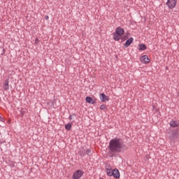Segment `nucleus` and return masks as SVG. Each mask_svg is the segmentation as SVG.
<instances>
[{
	"label": "nucleus",
	"instance_id": "5701e85b",
	"mask_svg": "<svg viewBox=\"0 0 179 179\" xmlns=\"http://www.w3.org/2000/svg\"><path fill=\"white\" fill-rule=\"evenodd\" d=\"M40 43V41L38 40V38H36L35 39V43H36V44H38Z\"/></svg>",
	"mask_w": 179,
	"mask_h": 179
},
{
	"label": "nucleus",
	"instance_id": "20e7f679",
	"mask_svg": "<svg viewBox=\"0 0 179 179\" xmlns=\"http://www.w3.org/2000/svg\"><path fill=\"white\" fill-rule=\"evenodd\" d=\"M166 5L169 9H174L177 5V0H167Z\"/></svg>",
	"mask_w": 179,
	"mask_h": 179
},
{
	"label": "nucleus",
	"instance_id": "9d476101",
	"mask_svg": "<svg viewBox=\"0 0 179 179\" xmlns=\"http://www.w3.org/2000/svg\"><path fill=\"white\" fill-rule=\"evenodd\" d=\"M169 125L171 127V128H177V127L179 125L178 120H171Z\"/></svg>",
	"mask_w": 179,
	"mask_h": 179
},
{
	"label": "nucleus",
	"instance_id": "f257e3e1",
	"mask_svg": "<svg viewBox=\"0 0 179 179\" xmlns=\"http://www.w3.org/2000/svg\"><path fill=\"white\" fill-rule=\"evenodd\" d=\"M108 148L111 157H115V153H124L127 150V145L120 138L111 139Z\"/></svg>",
	"mask_w": 179,
	"mask_h": 179
},
{
	"label": "nucleus",
	"instance_id": "cd10ccee",
	"mask_svg": "<svg viewBox=\"0 0 179 179\" xmlns=\"http://www.w3.org/2000/svg\"><path fill=\"white\" fill-rule=\"evenodd\" d=\"M0 100H1V97H0Z\"/></svg>",
	"mask_w": 179,
	"mask_h": 179
},
{
	"label": "nucleus",
	"instance_id": "393cba45",
	"mask_svg": "<svg viewBox=\"0 0 179 179\" xmlns=\"http://www.w3.org/2000/svg\"><path fill=\"white\" fill-rule=\"evenodd\" d=\"M45 20H48V19H50V17H48V15H45Z\"/></svg>",
	"mask_w": 179,
	"mask_h": 179
},
{
	"label": "nucleus",
	"instance_id": "f03ea898",
	"mask_svg": "<svg viewBox=\"0 0 179 179\" xmlns=\"http://www.w3.org/2000/svg\"><path fill=\"white\" fill-rule=\"evenodd\" d=\"M107 176H108V177H114V178H120V171H118L117 169L112 171L108 169Z\"/></svg>",
	"mask_w": 179,
	"mask_h": 179
},
{
	"label": "nucleus",
	"instance_id": "1a4fd4ad",
	"mask_svg": "<svg viewBox=\"0 0 179 179\" xmlns=\"http://www.w3.org/2000/svg\"><path fill=\"white\" fill-rule=\"evenodd\" d=\"M134 43V38L131 37L129 39H127L124 45V48H128Z\"/></svg>",
	"mask_w": 179,
	"mask_h": 179
},
{
	"label": "nucleus",
	"instance_id": "4be33fe9",
	"mask_svg": "<svg viewBox=\"0 0 179 179\" xmlns=\"http://www.w3.org/2000/svg\"><path fill=\"white\" fill-rule=\"evenodd\" d=\"M90 104H96V101H94V99H92Z\"/></svg>",
	"mask_w": 179,
	"mask_h": 179
},
{
	"label": "nucleus",
	"instance_id": "7ed1b4c3",
	"mask_svg": "<svg viewBox=\"0 0 179 179\" xmlns=\"http://www.w3.org/2000/svg\"><path fill=\"white\" fill-rule=\"evenodd\" d=\"M83 174H85V172L80 169H78L73 172L72 179H80L82 177H83Z\"/></svg>",
	"mask_w": 179,
	"mask_h": 179
},
{
	"label": "nucleus",
	"instance_id": "a211bd4d",
	"mask_svg": "<svg viewBox=\"0 0 179 179\" xmlns=\"http://www.w3.org/2000/svg\"><path fill=\"white\" fill-rule=\"evenodd\" d=\"M127 38H128V36H121V42L120 43H124V41H125V40H127Z\"/></svg>",
	"mask_w": 179,
	"mask_h": 179
},
{
	"label": "nucleus",
	"instance_id": "0eeeda50",
	"mask_svg": "<svg viewBox=\"0 0 179 179\" xmlns=\"http://www.w3.org/2000/svg\"><path fill=\"white\" fill-rule=\"evenodd\" d=\"M179 137V133L177 131H173L172 134L170 136L171 141H177Z\"/></svg>",
	"mask_w": 179,
	"mask_h": 179
},
{
	"label": "nucleus",
	"instance_id": "bb28decb",
	"mask_svg": "<svg viewBox=\"0 0 179 179\" xmlns=\"http://www.w3.org/2000/svg\"><path fill=\"white\" fill-rule=\"evenodd\" d=\"M21 115H23V112L21 113Z\"/></svg>",
	"mask_w": 179,
	"mask_h": 179
},
{
	"label": "nucleus",
	"instance_id": "6e6552de",
	"mask_svg": "<svg viewBox=\"0 0 179 179\" xmlns=\"http://www.w3.org/2000/svg\"><path fill=\"white\" fill-rule=\"evenodd\" d=\"M115 33L116 34H118L119 36H122V34H124V33H125V31L124 30V29L122 27H118L117 28H116Z\"/></svg>",
	"mask_w": 179,
	"mask_h": 179
},
{
	"label": "nucleus",
	"instance_id": "2eb2a0df",
	"mask_svg": "<svg viewBox=\"0 0 179 179\" xmlns=\"http://www.w3.org/2000/svg\"><path fill=\"white\" fill-rule=\"evenodd\" d=\"M85 153L87 155H88L89 157L92 156V155H93V153L92 152V150L88 149L85 151Z\"/></svg>",
	"mask_w": 179,
	"mask_h": 179
},
{
	"label": "nucleus",
	"instance_id": "9b49d317",
	"mask_svg": "<svg viewBox=\"0 0 179 179\" xmlns=\"http://www.w3.org/2000/svg\"><path fill=\"white\" fill-rule=\"evenodd\" d=\"M3 87L4 90H9V79H6L4 81Z\"/></svg>",
	"mask_w": 179,
	"mask_h": 179
},
{
	"label": "nucleus",
	"instance_id": "412c9836",
	"mask_svg": "<svg viewBox=\"0 0 179 179\" xmlns=\"http://www.w3.org/2000/svg\"><path fill=\"white\" fill-rule=\"evenodd\" d=\"M73 115L75 117V115H76L75 113L73 114V115H70L69 117V120L70 121H72V117H73Z\"/></svg>",
	"mask_w": 179,
	"mask_h": 179
},
{
	"label": "nucleus",
	"instance_id": "a878e982",
	"mask_svg": "<svg viewBox=\"0 0 179 179\" xmlns=\"http://www.w3.org/2000/svg\"><path fill=\"white\" fill-rule=\"evenodd\" d=\"M5 52H6L5 49H3V52H2V53H1V55H3V54H5Z\"/></svg>",
	"mask_w": 179,
	"mask_h": 179
},
{
	"label": "nucleus",
	"instance_id": "f8f14e48",
	"mask_svg": "<svg viewBox=\"0 0 179 179\" xmlns=\"http://www.w3.org/2000/svg\"><path fill=\"white\" fill-rule=\"evenodd\" d=\"M113 34V40H115V41H120V40H121L122 35L117 34L115 32H114Z\"/></svg>",
	"mask_w": 179,
	"mask_h": 179
},
{
	"label": "nucleus",
	"instance_id": "b1692460",
	"mask_svg": "<svg viewBox=\"0 0 179 179\" xmlns=\"http://www.w3.org/2000/svg\"><path fill=\"white\" fill-rule=\"evenodd\" d=\"M0 121L1 122H3V121H5V120L3 119V117H2L1 115H0Z\"/></svg>",
	"mask_w": 179,
	"mask_h": 179
},
{
	"label": "nucleus",
	"instance_id": "6ab92c4d",
	"mask_svg": "<svg viewBox=\"0 0 179 179\" xmlns=\"http://www.w3.org/2000/svg\"><path fill=\"white\" fill-rule=\"evenodd\" d=\"M100 110H107V107L105 105H101Z\"/></svg>",
	"mask_w": 179,
	"mask_h": 179
},
{
	"label": "nucleus",
	"instance_id": "4468645a",
	"mask_svg": "<svg viewBox=\"0 0 179 179\" xmlns=\"http://www.w3.org/2000/svg\"><path fill=\"white\" fill-rule=\"evenodd\" d=\"M64 128L67 131H71V129L72 128V124L71 123H68L67 124H65Z\"/></svg>",
	"mask_w": 179,
	"mask_h": 179
},
{
	"label": "nucleus",
	"instance_id": "ddd939ff",
	"mask_svg": "<svg viewBox=\"0 0 179 179\" xmlns=\"http://www.w3.org/2000/svg\"><path fill=\"white\" fill-rule=\"evenodd\" d=\"M139 48V51H145V50H146V45L141 43L138 45Z\"/></svg>",
	"mask_w": 179,
	"mask_h": 179
},
{
	"label": "nucleus",
	"instance_id": "f3484780",
	"mask_svg": "<svg viewBox=\"0 0 179 179\" xmlns=\"http://www.w3.org/2000/svg\"><path fill=\"white\" fill-rule=\"evenodd\" d=\"M108 170H110V171H111L113 170V169L111 168V166L108 164L106 165V173L107 174V171Z\"/></svg>",
	"mask_w": 179,
	"mask_h": 179
},
{
	"label": "nucleus",
	"instance_id": "aec40b11",
	"mask_svg": "<svg viewBox=\"0 0 179 179\" xmlns=\"http://www.w3.org/2000/svg\"><path fill=\"white\" fill-rule=\"evenodd\" d=\"M80 155V156L85 157V155H86V151H81Z\"/></svg>",
	"mask_w": 179,
	"mask_h": 179
},
{
	"label": "nucleus",
	"instance_id": "423d86ee",
	"mask_svg": "<svg viewBox=\"0 0 179 179\" xmlns=\"http://www.w3.org/2000/svg\"><path fill=\"white\" fill-rule=\"evenodd\" d=\"M99 99L102 103H106V101H108L110 100V98L108 96L106 95L104 93H101L99 94Z\"/></svg>",
	"mask_w": 179,
	"mask_h": 179
},
{
	"label": "nucleus",
	"instance_id": "dca6fc26",
	"mask_svg": "<svg viewBox=\"0 0 179 179\" xmlns=\"http://www.w3.org/2000/svg\"><path fill=\"white\" fill-rule=\"evenodd\" d=\"M92 99H93V98H92V97H90V96H87V97L85 98V101H86L87 103H92Z\"/></svg>",
	"mask_w": 179,
	"mask_h": 179
},
{
	"label": "nucleus",
	"instance_id": "39448f33",
	"mask_svg": "<svg viewBox=\"0 0 179 179\" xmlns=\"http://www.w3.org/2000/svg\"><path fill=\"white\" fill-rule=\"evenodd\" d=\"M140 61L142 64H149V62H150V59H149V56L145 55L140 57Z\"/></svg>",
	"mask_w": 179,
	"mask_h": 179
}]
</instances>
